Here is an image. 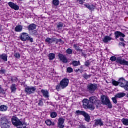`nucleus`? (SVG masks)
<instances>
[{"label":"nucleus","instance_id":"1","mask_svg":"<svg viewBox=\"0 0 128 128\" xmlns=\"http://www.w3.org/2000/svg\"><path fill=\"white\" fill-rule=\"evenodd\" d=\"M82 106L84 108H88V110H94V104L98 106V104H100V100L94 96H91L89 100L84 99L82 101Z\"/></svg>","mask_w":128,"mask_h":128},{"label":"nucleus","instance_id":"2","mask_svg":"<svg viewBox=\"0 0 128 128\" xmlns=\"http://www.w3.org/2000/svg\"><path fill=\"white\" fill-rule=\"evenodd\" d=\"M12 122L14 126H17L18 128H26V124L24 122H22L16 116H14L12 118Z\"/></svg>","mask_w":128,"mask_h":128},{"label":"nucleus","instance_id":"3","mask_svg":"<svg viewBox=\"0 0 128 128\" xmlns=\"http://www.w3.org/2000/svg\"><path fill=\"white\" fill-rule=\"evenodd\" d=\"M20 40L22 42L29 40L30 42H34V38H30L26 32H22L20 34Z\"/></svg>","mask_w":128,"mask_h":128},{"label":"nucleus","instance_id":"4","mask_svg":"<svg viewBox=\"0 0 128 128\" xmlns=\"http://www.w3.org/2000/svg\"><path fill=\"white\" fill-rule=\"evenodd\" d=\"M102 102L103 104H106L109 108H112V105L110 103V99H108V97L103 96H101Z\"/></svg>","mask_w":128,"mask_h":128},{"label":"nucleus","instance_id":"5","mask_svg":"<svg viewBox=\"0 0 128 128\" xmlns=\"http://www.w3.org/2000/svg\"><path fill=\"white\" fill-rule=\"evenodd\" d=\"M70 82V80L68 78H64L60 82V88L64 89L66 88Z\"/></svg>","mask_w":128,"mask_h":128},{"label":"nucleus","instance_id":"6","mask_svg":"<svg viewBox=\"0 0 128 128\" xmlns=\"http://www.w3.org/2000/svg\"><path fill=\"white\" fill-rule=\"evenodd\" d=\"M36 90V88L34 86H28L25 88L24 91L26 92L27 94H34Z\"/></svg>","mask_w":128,"mask_h":128},{"label":"nucleus","instance_id":"7","mask_svg":"<svg viewBox=\"0 0 128 128\" xmlns=\"http://www.w3.org/2000/svg\"><path fill=\"white\" fill-rule=\"evenodd\" d=\"M116 62L122 66H128V61L122 58V57L117 58Z\"/></svg>","mask_w":128,"mask_h":128},{"label":"nucleus","instance_id":"8","mask_svg":"<svg viewBox=\"0 0 128 128\" xmlns=\"http://www.w3.org/2000/svg\"><path fill=\"white\" fill-rule=\"evenodd\" d=\"M62 40L59 39L57 40L56 38H46L45 40V42L46 44H52V42H60Z\"/></svg>","mask_w":128,"mask_h":128},{"label":"nucleus","instance_id":"9","mask_svg":"<svg viewBox=\"0 0 128 128\" xmlns=\"http://www.w3.org/2000/svg\"><path fill=\"white\" fill-rule=\"evenodd\" d=\"M88 90L90 92H94L95 90H96L98 88V85L96 84H89L87 86Z\"/></svg>","mask_w":128,"mask_h":128},{"label":"nucleus","instance_id":"10","mask_svg":"<svg viewBox=\"0 0 128 128\" xmlns=\"http://www.w3.org/2000/svg\"><path fill=\"white\" fill-rule=\"evenodd\" d=\"M58 126L59 128H64V118H60L58 120Z\"/></svg>","mask_w":128,"mask_h":128},{"label":"nucleus","instance_id":"11","mask_svg":"<svg viewBox=\"0 0 128 128\" xmlns=\"http://www.w3.org/2000/svg\"><path fill=\"white\" fill-rule=\"evenodd\" d=\"M8 5L11 8H13V10H20V6L12 2H8Z\"/></svg>","mask_w":128,"mask_h":128},{"label":"nucleus","instance_id":"12","mask_svg":"<svg viewBox=\"0 0 128 128\" xmlns=\"http://www.w3.org/2000/svg\"><path fill=\"white\" fill-rule=\"evenodd\" d=\"M127 82L128 80H126L124 78H120L118 80L119 86L122 88Z\"/></svg>","mask_w":128,"mask_h":128},{"label":"nucleus","instance_id":"13","mask_svg":"<svg viewBox=\"0 0 128 128\" xmlns=\"http://www.w3.org/2000/svg\"><path fill=\"white\" fill-rule=\"evenodd\" d=\"M58 56L60 60L62 62H64V63L68 62V58H66V57L64 55L59 53L58 54Z\"/></svg>","mask_w":128,"mask_h":128},{"label":"nucleus","instance_id":"14","mask_svg":"<svg viewBox=\"0 0 128 128\" xmlns=\"http://www.w3.org/2000/svg\"><path fill=\"white\" fill-rule=\"evenodd\" d=\"M116 38H124L126 35L122 32L120 31H116L114 32Z\"/></svg>","mask_w":128,"mask_h":128},{"label":"nucleus","instance_id":"15","mask_svg":"<svg viewBox=\"0 0 128 128\" xmlns=\"http://www.w3.org/2000/svg\"><path fill=\"white\" fill-rule=\"evenodd\" d=\"M41 92L45 98H50V93H48V90H42Z\"/></svg>","mask_w":128,"mask_h":128},{"label":"nucleus","instance_id":"16","mask_svg":"<svg viewBox=\"0 0 128 128\" xmlns=\"http://www.w3.org/2000/svg\"><path fill=\"white\" fill-rule=\"evenodd\" d=\"M0 122L2 124H5L6 122H8V124L11 123L10 121L8 120L6 116H2L0 118Z\"/></svg>","mask_w":128,"mask_h":128},{"label":"nucleus","instance_id":"17","mask_svg":"<svg viewBox=\"0 0 128 128\" xmlns=\"http://www.w3.org/2000/svg\"><path fill=\"white\" fill-rule=\"evenodd\" d=\"M28 30L29 32H30L32 30H36V25L34 24H32L28 26Z\"/></svg>","mask_w":128,"mask_h":128},{"label":"nucleus","instance_id":"18","mask_svg":"<svg viewBox=\"0 0 128 128\" xmlns=\"http://www.w3.org/2000/svg\"><path fill=\"white\" fill-rule=\"evenodd\" d=\"M14 30L17 32H20L22 31V25H18L15 27Z\"/></svg>","mask_w":128,"mask_h":128},{"label":"nucleus","instance_id":"19","mask_svg":"<svg viewBox=\"0 0 128 128\" xmlns=\"http://www.w3.org/2000/svg\"><path fill=\"white\" fill-rule=\"evenodd\" d=\"M83 116L84 117V120L86 122H90V116L88 114L85 112L84 114L83 115Z\"/></svg>","mask_w":128,"mask_h":128},{"label":"nucleus","instance_id":"20","mask_svg":"<svg viewBox=\"0 0 128 128\" xmlns=\"http://www.w3.org/2000/svg\"><path fill=\"white\" fill-rule=\"evenodd\" d=\"M94 124L95 126H101L104 125V123L100 119H97L95 120Z\"/></svg>","mask_w":128,"mask_h":128},{"label":"nucleus","instance_id":"21","mask_svg":"<svg viewBox=\"0 0 128 128\" xmlns=\"http://www.w3.org/2000/svg\"><path fill=\"white\" fill-rule=\"evenodd\" d=\"M12 124L10 123L6 122L2 124L1 128H10Z\"/></svg>","mask_w":128,"mask_h":128},{"label":"nucleus","instance_id":"22","mask_svg":"<svg viewBox=\"0 0 128 128\" xmlns=\"http://www.w3.org/2000/svg\"><path fill=\"white\" fill-rule=\"evenodd\" d=\"M112 40V38H110V36H106L103 39V42H110Z\"/></svg>","mask_w":128,"mask_h":128},{"label":"nucleus","instance_id":"23","mask_svg":"<svg viewBox=\"0 0 128 128\" xmlns=\"http://www.w3.org/2000/svg\"><path fill=\"white\" fill-rule=\"evenodd\" d=\"M0 58L4 62H8V56L6 54H2L0 56Z\"/></svg>","mask_w":128,"mask_h":128},{"label":"nucleus","instance_id":"24","mask_svg":"<svg viewBox=\"0 0 128 128\" xmlns=\"http://www.w3.org/2000/svg\"><path fill=\"white\" fill-rule=\"evenodd\" d=\"M124 96H126V93H124V92H120V93L117 94L115 96H116V98H124Z\"/></svg>","mask_w":128,"mask_h":128},{"label":"nucleus","instance_id":"25","mask_svg":"<svg viewBox=\"0 0 128 128\" xmlns=\"http://www.w3.org/2000/svg\"><path fill=\"white\" fill-rule=\"evenodd\" d=\"M0 112H6L8 110V106L6 105H1L0 106Z\"/></svg>","mask_w":128,"mask_h":128},{"label":"nucleus","instance_id":"26","mask_svg":"<svg viewBox=\"0 0 128 128\" xmlns=\"http://www.w3.org/2000/svg\"><path fill=\"white\" fill-rule=\"evenodd\" d=\"M12 92H14L16 90V85L12 84L10 87Z\"/></svg>","mask_w":128,"mask_h":128},{"label":"nucleus","instance_id":"27","mask_svg":"<svg viewBox=\"0 0 128 128\" xmlns=\"http://www.w3.org/2000/svg\"><path fill=\"white\" fill-rule=\"evenodd\" d=\"M76 114V116H83L84 114H86V112L84 111H80V110H77L76 112H75Z\"/></svg>","mask_w":128,"mask_h":128},{"label":"nucleus","instance_id":"28","mask_svg":"<svg viewBox=\"0 0 128 128\" xmlns=\"http://www.w3.org/2000/svg\"><path fill=\"white\" fill-rule=\"evenodd\" d=\"M48 58L50 60H52L56 58V54L54 53H50L48 54Z\"/></svg>","mask_w":128,"mask_h":128},{"label":"nucleus","instance_id":"29","mask_svg":"<svg viewBox=\"0 0 128 128\" xmlns=\"http://www.w3.org/2000/svg\"><path fill=\"white\" fill-rule=\"evenodd\" d=\"M72 64L73 66H80V62L78 61L74 60L72 62Z\"/></svg>","mask_w":128,"mask_h":128},{"label":"nucleus","instance_id":"30","mask_svg":"<svg viewBox=\"0 0 128 128\" xmlns=\"http://www.w3.org/2000/svg\"><path fill=\"white\" fill-rule=\"evenodd\" d=\"M45 122L47 126H54V122H52V120H47Z\"/></svg>","mask_w":128,"mask_h":128},{"label":"nucleus","instance_id":"31","mask_svg":"<svg viewBox=\"0 0 128 128\" xmlns=\"http://www.w3.org/2000/svg\"><path fill=\"white\" fill-rule=\"evenodd\" d=\"M122 122L124 126H128V119L123 118L122 120Z\"/></svg>","mask_w":128,"mask_h":128},{"label":"nucleus","instance_id":"32","mask_svg":"<svg viewBox=\"0 0 128 128\" xmlns=\"http://www.w3.org/2000/svg\"><path fill=\"white\" fill-rule=\"evenodd\" d=\"M58 116V114H56V112H52L50 114V116L52 118H56Z\"/></svg>","mask_w":128,"mask_h":128},{"label":"nucleus","instance_id":"33","mask_svg":"<svg viewBox=\"0 0 128 128\" xmlns=\"http://www.w3.org/2000/svg\"><path fill=\"white\" fill-rule=\"evenodd\" d=\"M88 8L91 10V12H92V10H94L96 8V6H94V4L89 5Z\"/></svg>","mask_w":128,"mask_h":128},{"label":"nucleus","instance_id":"34","mask_svg":"<svg viewBox=\"0 0 128 128\" xmlns=\"http://www.w3.org/2000/svg\"><path fill=\"white\" fill-rule=\"evenodd\" d=\"M112 84L113 86H120V84L118 83V81H116V80H112Z\"/></svg>","mask_w":128,"mask_h":128},{"label":"nucleus","instance_id":"35","mask_svg":"<svg viewBox=\"0 0 128 128\" xmlns=\"http://www.w3.org/2000/svg\"><path fill=\"white\" fill-rule=\"evenodd\" d=\"M52 4L54 6H58L60 4V1L58 0H53Z\"/></svg>","mask_w":128,"mask_h":128},{"label":"nucleus","instance_id":"36","mask_svg":"<svg viewBox=\"0 0 128 128\" xmlns=\"http://www.w3.org/2000/svg\"><path fill=\"white\" fill-rule=\"evenodd\" d=\"M66 52L68 54H72V49L68 48V49H67L66 50Z\"/></svg>","mask_w":128,"mask_h":128},{"label":"nucleus","instance_id":"37","mask_svg":"<svg viewBox=\"0 0 128 128\" xmlns=\"http://www.w3.org/2000/svg\"><path fill=\"white\" fill-rule=\"evenodd\" d=\"M14 56L16 58H20V54L18 52H15L14 53Z\"/></svg>","mask_w":128,"mask_h":128},{"label":"nucleus","instance_id":"38","mask_svg":"<svg viewBox=\"0 0 128 128\" xmlns=\"http://www.w3.org/2000/svg\"><path fill=\"white\" fill-rule=\"evenodd\" d=\"M125 90H128V81H127V82L124 84V85L122 87Z\"/></svg>","mask_w":128,"mask_h":128},{"label":"nucleus","instance_id":"39","mask_svg":"<svg viewBox=\"0 0 128 128\" xmlns=\"http://www.w3.org/2000/svg\"><path fill=\"white\" fill-rule=\"evenodd\" d=\"M62 26H64V24H62V22H59L57 24V27L58 28H62Z\"/></svg>","mask_w":128,"mask_h":128},{"label":"nucleus","instance_id":"40","mask_svg":"<svg viewBox=\"0 0 128 128\" xmlns=\"http://www.w3.org/2000/svg\"><path fill=\"white\" fill-rule=\"evenodd\" d=\"M118 58H116V57L115 56H112L110 58V60H111L112 62H115V60H116V59Z\"/></svg>","mask_w":128,"mask_h":128},{"label":"nucleus","instance_id":"41","mask_svg":"<svg viewBox=\"0 0 128 128\" xmlns=\"http://www.w3.org/2000/svg\"><path fill=\"white\" fill-rule=\"evenodd\" d=\"M66 70L68 72H69L70 74V72H74V69H72V68L70 67H68L66 69Z\"/></svg>","mask_w":128,"mask_h":128},{"label":"nucleus","instance_id":"42","mask_svg":"<svg viewBox=\"0 0 128 128\" xmlns=\"http://www.w3.org/2000/svg\"><path fill=\"white\" fill-rule=\"evenodd\" d=\"M112 100L114 104H118V100H116V96L114 98H112Z\"/></svg>","mask_w":128,"mask_h":128},{"label":"nucleus","instance_id":"43","mask_svg":"<svg viewBox=\"0 0 128 128\" xmlns=\"http://www.w3.org/2000/svg\"><path fill=\"white\" fill-rule=\"evenodd\" d=\"M83 76L84 78L88 79V78H90V76H92V74L88 75L86 74H84L83 75Z\"/></svg>","mask_w":128,"mask_h":128},{"label":"nucleus","instance_id":"44","mask_svg":"<svg viewBox=\"0 0 128 128\" xmlns=\"http://www.w3.org/2000/svg\"><path fill=\"white\" fill-rule=\"evenodd\" d=\"M73 46L74 48L76 50H80V46H78V45L76 44H74L73 45Z\"/></svg>","mask_w":128,"mask_h":128},{"label":"nucleus","instance_id":"45","mask_svg":"<svg viewBox=\"0 0 128 128\" xmlns=\"http://www.w3.org/2000/svg\"><path fill=\"white\" fill-rule=\"evenodd\" d=\"M38 106H44V102L42 100H40L38 102Z\"/></svg>","mask_w":128,"mask_h":128},{"label":"nucleus","instance_id":"46","mask_svg":"<svg viewBox=\"0 0 128 128\" xmlns=\"http://www.w3.org/2000/svg\"><path fill=\"white\" fill-rule=\"evenodd\" d=\"M90 61H86V62H85L86 66H90Z\"/></svg>","mask_w":128,"mask_h":128},{"label":"nucleus","instance_id":"47","mask_svg":"<svg viewBox=\"0 0 128 128\" xmlns=\"http://www.w3.org/2000/svg\"><path fill=\"white\" fill-rule=\"evenodd\" d=\"M86 0H78V2L79 4H84V2Z\"/></svg>","mask_w":128,"mask_h":128},{"label":"nucleus","instance_id":"48","mask_svg":"<svg viewBox=\"0 0 128 128\" xmlns=\"http://www.w3.org/2000/svg\"><path fill=\"white\" fill-rule=\"evenodd\" d=\"M6 73V70H0V74H4Z\"/></svg>","mask_w":128,"mask_h":128},{"label":"nucleus","instance_id":"49","mask_svg":"<svg viewBox=\"0 0 128 128\" xmlns=\"http://www.w3.org/2000/svg\"><path fill=\"white\" fill-rule=\"evenodd\" d=\"M77 52H78L80 54H83L82 49H80V48Z\"/></svg>","mask_w":128,"mask_h":128},{"label":"nucleus","instance_id":"50","mask_svg":"<svg viewBox=\"0 0 128 128\" xmlns=\"http://www.w3.org/2000/svg\"><path fill=\"white\" fill-rule=\"evenodd\" d=\"M2 92H4V90L0 86V94H2Z\"/></svg>","mask_w":128,"mask_h":128},{"label":"nucleus","instance_id":"51","mask_svg":"<svg viewBox=\"0 0 128 128\" xmlns=\"http://www.w3.org/2000/svg\"><path fill=\"white\" fill-rule=\"evenodd\" d=\"M79 128H86L84 125H80V126H79Z\"/></svg>","mask_w":128,"mask_h":128},{"label":"nucleus","instance_id":"52","mask_svg":"<svg viewBox=\"0 0 128 128\" xmlns=\"http://www.w3.org/2000/svg\"><path fill=\"white\" fill-rule=\"evenodd\" d=\"M84 6H86V8H88V6H90L89 4H84Z\"/></svg>","mask_w":128,"mask_h":128},{"label":"nucleus","instance_id":"53","mask_svg":"<svg viewBox=\"0 0 128 128\" xmlns=\"http://www.w3.org/2000/svg\"><path fill=\"white\" fill-rule=\"evenodd\" d=\"M120 40L121 42H124V38H120Z\"/></svg>","mask_w":128,"mask_h":128},{"label":"nucleus","instance_id":"54","mask_svg":"<svg viewBox=\"0 0 128 128\" xmlns=\"http://www.w3.org/2000/svg\"><path fill=\"white\" fill-rule=\"evenodd\" d=\"M60 86H56V90H58V89H60Z\"/></svg>","mask_w":128,"mask_h":128},{"label":"nucleus","instance_id":"55","mask_svg":"<svg viewBox=\"0 0 128 128\" xmlns=\"http://www.w3.org/2000/svg\"><path fill=\"white\" fill-rule=\"evenodd\" d=\"M34 32L36 33V30H34Z\"/></svg>","mask_w":128,"mask_h":128},{"label":"nucleus","instance_id":"56","mask_svg":"<svg viewBox=\"0 0 128 128\" xmlns=\"http://www.w3.org/2000/svg\"><path fill=\"white\" fill-rule=\"evenodd\" d=\"M121 44H124V42H121Z\"/></svg>","mask_w":128,"mask_h":128},{"label":"nucleus","instance_id":"57","mask_svg":"<svg viewBox=\"0 0 128 128\" xmlns=\"http://www.w3.org/2000/svg\"><path fill=\"white\" fill-rule=\"evenodd\" d=\"M127 98H128V94H127Z\"/></svg>","mask_w":128,"mask_h":128}]
</instances>
